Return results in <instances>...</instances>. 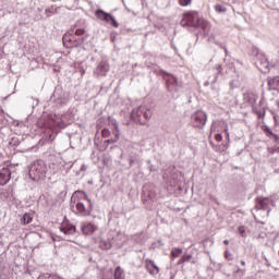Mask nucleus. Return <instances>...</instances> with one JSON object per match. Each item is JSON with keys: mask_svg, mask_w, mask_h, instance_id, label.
<instances>
[{"mask_svg": "<svg viewBox=\"0 0 279 279\" xmlns=\"http://www.w3.org/2000/svg\"><path fill=\"white\" fill-rule=\"evenodd\" d=\"M240 263H241L242 267H245V260H241Z\"/></svg>", "mask_w": 279, "mask_h": 279, "instance_id": "50", "label": "nucleus"}, {"mask_svg": "<svg viewBox=\"0 0 279 279\" xmlns=\"http://www.w3.org/2000/svg\"><path fill=\"white\" fill-rule=\"evenodd\" d=\"M95 16L98 17L99 21H104V23H108L109 25H112V27H119V22H117L113 15L110 13H107L101 9L96 10Z\"/></svg>", "mask_w": 279, "mask_h": 279, "instance_id": "9", "label": "nucleus"}, {"mask_svg": "<svg viewBox=\"0 0 279 279\" xmlns=\"http://www.w3.org/2000/svg\"><path fill=\"white\" fill-rule=\"evenodd\" d=\"M206 121H208V116L202 110H198L191 116V123L193 128H198V130L206 126Z\"/></svg>", "mask_w": 279, "mask_h": 279, "instance_id": "7", "label": "nucleus"}, {"mask_svg": "<svg viewBox=\"0 0 279 279\" xmlns=\"http://www.w3.org/2000/svg\"><path fill=\"white\" fill-rule=\"evenodd\" d=\"M0 279H5V278L1 277V275H0Z\"/></svg>", "mask_w": 279, "mask_h": 279, "instance_id": "53", "label": "nucleus"}, {"mask_svg": "<svg viewBox=\"0 0 279 279\" xmlns=\"http://www.w3.org/2000/svg\"><path fill=\"white\" fill-rule=\"evenodd\" d=\"M223 243H225V245H230V241H228V240H225Z\"/></svg>", "mask_w": 279, "mask_h": 279, "instance_id": "48", "label": "nucleus"}, {"mask_svg": "<svg viewBox=\"0 0 279 279\" xmlns=\"http://www.w3.org/2000/svg\"><path fill=\"white\" fill-rule=\"evenodd\" d=\"M238 232L241 236L245 238V227H238Z\"/></svg>", "mask_w": 279, "mask_h": 279, "instance_id": "38", "label": "nucleus"}, {"mask_svg": "<svg viewBox=\"0 0 279 279\" xmlns=\"http://www.w3.org/2000/svg\"><path fill=\"white\" fill-rule=\"evenodd\" d=\"M182 263H185L184 260H182V257L179 259V265H182Z\"/></svg>", "mask_w": 279, "mask_h": 279, "instance_id": "49", "label": "nucleus"}, {"mask_svg": "<svg viewBox=\"0 0 279 279\" xmlns=\"http://www.w3.org/2000/svg\"><path fill=\"white\" fill-rule=\"evenodd\" d=\"M191 3H193V0H179V4L182 8H186V7L191 5Z\"/></svg>", "mask_w": 279, "mask_h": 279, "instance_id": "32", "label": "nucleus"}, {"mask_svg": "<svg viewBox=\"0 0 279 279\" xmlns=\"http://www.w3.org/2000/svg\"><path fill=\"white\" fill-rule=\"evenodd\" d=\"M0 125H8V118L5 113L0 109Z\"/></svg>", "mask_w": 279, "mask_h": 279, "instance_id": "29", "label": "nucleus"}, {"mask_svg": "<svg viewBox=\"0 0 279 279\" xmlns=\"http://www.w3.org/2000/svg\"><path fill=\"white\" fill-rule=\"evenodd\" d=\"M221 73H223V68H221V64H216L214 68H211L208 71V78L205 82V86L217 84V80L219 78Z\"/></svg>", "mask_w": 279, "mask_h": 279, "instance_id": "8", "label": "nucleus"}, {"mask_svg": "<svg viewBox=\"0 0 279 279\" xmlns=\"http://www.w3.org/2000/svg\"><path fill=\"white\" fill-rule=\"evenodd\" d=\"M256 114L258 119H263V117H265V111H257Z\"/></svg>", "mask_w": 279, "mask_h": 279, "instance_id": "41", "label": "nucleus"}, {"mask_svg": "<svg viewBox=\"0 0 279 279\" xmlns=\"http://www.w3.org/2000/svg\"><path fill=\"white\" fill-rule=\"evenodd\" d=\"M262 130L268 138L276 141V143H278L279 136L276 133H274V131L268 125L262 126Z\"/></svg>", "mask_w": 279, "mask_h": 279, "instance_id": "19", "label": "nucleus"}, {"mask_svg": "<svg viewBox=\"0 0 279 279\" xmlns=\"http://www.w3.org/2000/svg\"><path fill=\"white\" fill-rule=\"evenodd\" d=\"M208 40H209V43H215V45H218V47H219L220 49H223L225 53H228V48H226V46H223V44L217 41V40L215 39V35H210L209 38H208Z\"/></svg>", "mask_w": 279, "mask_h": 279, "instance_id": "25", "label": "nucleus"}, {"mask_svg": "<svg viewBox=\"0 0 279 279\" xmlns=\"http://www.w3.org/2000/svg\"><path fill=\"white\" fill-rule=\"evenodd\" d=\"M236 272L242 274V276H243V274H245V269L238 268Z\"/></svg>", "mask_w": 279, "mask_h": 279, "instance_id": "46", "label": "nucleus"}, {"mask_svg": "<svg viewBox=\"0 0 279 279\" xmlns=\"http://www.w3.org/2000/svg\"><path fill=\"white\" fill-rule=\"evenodd\" d=\"M80 195H83L84 199L87 197V195L82 192H74L70 199V210L78 217H88L90 216V213H93V202L87 198L89 207L86 208V205L84 204V201L80 198Z\"/></svg>", "mask_w": 279, "mask_h": 279, "instance_id": "2", "label": "nucleus"}, {"mask_svg": "<svg viewBox=\"0 0 279 279\" xmlns=\"http://www.w3.org/2000/svg\"><path fill=\"white\" fill-rule=\"evenodd\" d=\"M191 258H193V254H184L182 256V260H184V263H189V260H191Z\"/></svg>", "mask_w": 279, "mask_h": 279, "instance_id": "36", "label": "nucleus"}, {"mask_svg": "<svg viewBox=\"0 0 279 279\" xmlns=\"http://www.w3.org/2000/svg\"><path fill=\"white\" fill-rule=\"evenodd\" d=\"M171 279H173V276L171 277Z\"/></svg>", "mask_w": 279, "mask_h": 279, "instance_id": "55", "label": "nucleus"}, {"mask_svg": "<svg viewBox=\"0 0 279 279\" xmlns=\"http://www.w3.org/2000/svg\"><path fill=\"white\" fill-rule=\"evenodd\" d=\"M102 162L104 165H106V167H110V165L112 163V159L108 156L102 158Z\"/></svg>", "mask_w": 279, "mask_h": 279, "instance_id": "35", "label": "nucleus"}, {"mask_svg": "<svg viewBox=\"0 0 279 279\" xmlns=\"http://www.w3.org/2000/svg\"><path fill=\"white\" fill-rule=\"evenodd\" d=\"M71 167L72 166H69V163H66V161L61 159V161L59 163V173H61V175H66V173H69V171H71Z\"/></svg>", "mask_w": 279, "mask_h": 279, "instance_id": "21", "label": "nucleus"}, {"mask_svg": "<svg viewBox=\"0 0 279 279\" xmlns=\"http://www.w3.org/2000/svg\"><path fill=\"white\" fill-rule=\"evenodd\" d=\"M244 101L248 102L250 106H254V104L258 101V95L254 93H246L244 94Z\"/></svg>", "mask_w": 279, "mask_h": 279, "instance_id": "20", "label": "nucleus"}, {"mask_svg": "<svg viewBox=\"0 0 279 279\" xmlns=\"http://www.w3.org/2000/svg\"><path fill=\"white\" fill-rule=\"evenodd\" d=\"M12 178V171L9 168H2L0 170V186H5Z\"/></svg>", "mask_w": 279, "mask_h": 279, "instance_id": "15", "label": "nucleus"}, {"mask_svg": "<svg viewBox=\"0 0 279 279\" xmlns=\"http://www.w3.org/2000/svg\"><path fill=\"white\" fill-rule=\"evenodd\" d=\"M259 64L264 68V69H269V61H267V58H263L262 61H259Z\"/></svg>", "mask_w": 279, "mask_h": 279, "instance_id": "34", "label": "nucleus"}, {"mask_svg": "<svg viewBox=\"0 0 279 279\" xmlns=\"http://www.w3.org/2000/svg\"><path fill=\"white\" fill-rule=\"evenodd\" d=\"M215 10L219 14H223V13L228 12V9L223 4H216Z\"/></svg>", "mask_w": 279, "mask_h": 279, "instance_id": "28", "label": "nucleus"}, {"mask_svg": "<svg viewBox=\"0 0 279 279\" xmlns=\"http://www.w3.org/2000/svg\"><path fill=\"white\" fill-rule=\"evenodd\" d=\"M34 221V216L32 214H24L23 217L21 218V223L23 226H27L28 223H32Z\"/></svg>", "mask_w": 279, "mask_h": 279, "instance_id": "23", "label": "nucleus"}, {"mask_svg": "<svg viewBox=\"0 0 279 279\" xmlns=\"http://www.w3.org/2000/svg\"><path fill=\"white\" fill-rule=\"evenodd\" d=\"M49 171L52 173V175H56V173H60V162H62L61 157H57L56 155L49 156Z\"/></svg>", "mask_w": 279, "mask_h": 279, "instance_id": "12", "label": "nucleus"}, {"mask_svg": "<svg viewBox=\"0 0 279 279\" xmlns=\"http://www.w3.org/2000/svg\"><path fill=\"white\" fill-rule=\"evenodd\" d=\"M211 132H217V122H213Z\"/></svg>", "mask_w": 279, "mask_h": 279, "instance_id": "43", "label": "nucleus"}, {"mask_svg": "<svg viewBox=\"0 0 279 279\" xmlns=\"http://www.w3.org/2000/svg\"><path fill=\"white\" fill-rule=\"evenodd\" d=\"M51 99H53L57 102V108H62V106H64V104H66V98H62L60 96H58V92H54Z\"/></svg>", "mask_w": 279, "mask_h": 279, "instance_id": "22", "label": "nucleus"}, {"mask_svg": "<svg viewBox=\"0 0 279 279\" xmlns=\"http://www.w3.org/2000/svg\"><path fill=\"white\" fill-rule=\"evenodd\" d=\"M269 86H279V76H275L268 81Z\"/></svg>", "mask_w": 279, "mask_h": 279, "instance_id": "31", "label": "nucleus"}, {"mask_svg": "<svg viewBox=\"0 0 279 279\" xmlns=\"http://www.w3.org/2000/svg\"><path fill=\"white\" fill-rule=\"evenodd\" d=\"M101 134H102V137H104V138H108V137L110 136V130L104 129V130L101 131Z\"/></svg>", "mask_w": 279, "mask_h": 279, "instance_id": "37", "label": "nucleus"}, {"mask_svg": "<svg viewBox=\"0 0 279 279\" xmlns=\"http://www.w3.org/2000/svg\"><path fill=\"white\" fill-rule=\"evenodd\" d=\"M46 16H51V14H53V12L51 11V9H46L45 10Z\"/></svg>", "mask_w": 279, "mask_h": 279, "instance_id": "42", "label": "nucleus"}, {"mask_svg": "<svg viewBox=\"0 0 279 279\" xmlns=\"http://www.w3.org/2000/svg\"><path fill=\"white\" fill-rule=\"evenodd\" d=\"M145 269L149 272L150 276H158L160 274V268L156 265L154 259H146L145 260Z\"/></svg>", "mask_w": 279, "mask_h": 279, "instance_id": "14", "label": "nucleus"}, {"mask_svg": "<svg viewBox=\"0 0 279 279\" xmlns=\"http://www.w3.org/2000/svg\"><path fill=\"white\" fill-rule=\"evenodd\" d=\"M133 163H134V159H130L131 167H132Z\"/></svg>", "mask_w": 279, "mask_h": 279, "instance_id": "51", "label": "nucleus"}, {"mask_svg": "<svg viewBox=\"0 0 279 279\" xmlns=\"http://www.w3.org/2000/svg\"><path fill=\"white\" fill-rule=\"evenodd\" d=\"M95 230H97V226L90 223V222H83L81 225V231L83 232V234H93V232H95Z\"/></svg>", "mask_w": 279, "mask_h": 279, "instance_id": "18", "label": "nucleus"}, {"mask_svg": "<svg viewBox=\"0 0 279 279\" xmlns=\"http://www.w3.org/2000/svg\"><path fill=\"white\" fill-rule=\"evenodd\" d=\"M225 134L227 136V140L230 141V132L228 131V128L225 129Z\"/></svg>", "mask_w": 279, "mask_h": 279, "instance_id": "44", "label": "nucleus"}, {"mask_svg": "<svg viewBox=\"0 0 279 279\" xmlns=\"http://www.w3.org/2000/svg\"><path fill=\"white\" fill-rule=\"evenodd\" d=\"M167 75L168 78L166 80V84L169 93H178V90H180V86L178 85V78L173 75Z\"/></svg>", "mask_w": 279, "mask_h": 279, "instance_id": "13", "label": "nucleus"}, {"mask_svg": "<svg viewBox=\"0 0 279 279\" xmlns=\"http://www.w3.org/2000/svg\"><path fill=\"white\" fill-rule=\"evenodd\" d=\"M151 109L147 106H140L135 109L132 110L131 112V119H133V121L135 123H140L141 125H144L145 123H143V118L146 121H149V119H151Z\"/></svg>", "mask_w": 279, "mask_h": 279, "instance_id": "5", "label": "nucleus"}, {"mask_svg": "<svg viewBox=\"0 0 279 279\" xmlns=\"http://www.w3.org/2000/svg\"><path fill=\"white\" fill-rule=\"evenodd\" d=\"M109 72L110 63H108V60H101L94 69V75L96 77H106V75H108Z\"/></svg>", "mask_w": 279, "mask_h": 279, "instance_id": "10", "label": "nucleus"}, {"mask_svg": "<svg viewBox=\"0 0 279 279\" xmlns=\"http://www.w3.org/2000/svg\"><path fill=\"white\" fill-rule=\"evenodd\" d=\"M28 175L34 182H40L47 178V163L43 160H35L28 167Z\"/></svg>", "mask_w": 279, "mask_h": 279, "instance_id": "4", "label": "nucleus"}, {"mask_svg": "<svg viewBox=\"0 0 279 279\" xmlns=\"http://www.w3.org/2000/svg\"><path fill=\"white\" fill-rule=\"evenodd\" d=\"M215 140H216L218 143H221V141H223V136L218 133V134L215 135Z\"/></svg>", "mask_w": 279, "mask_h": 279, "instance_id": "40", "label": "nucleus"}, {"mask_svg": "<svg viewBox=\"0 0 279 279\" xmlns=\"http://www.w3.org/2000/svg\"><path fill=\"white\" fill-rule=\"evenodd\" d=\"M197 29H201V34H203V36H208V34H210V23L201 19L198 20Z\"/></svg>", "mask_w": 279, "mask_h": 279, "instance_id": "17", "label": "nucleus"}, {"mask_svg": "<svg viewBox=\"0 0 279 279\" xmlns=\"http://www.w3.org/2000/svg\"><path fill=\"white\" fill-rule=\"evenodd\" d=\"M69 114H53L44 123L45 128L48 130L46 134V141L50 143L56 140V135L60 130H64L69 125Z\"/></svg>", "mask_w": 279, "mask_h": 279, "instance_id": "1", "label": "nucleus"}, {"mask_svg": "<svg viewBox=\"0 0 279 279\" xmlns=\"http://www.w3.org/2000/svg\"><path fill=\"white\" fill-rule=\"evenodd\" d=\"M183 250L180 247H174L171 251L172 258H180V255L182 254Z\"/></svg>", "mask_w": 279, "mask_h": 279, "instance_id": "27", "label": "nucleus"}, {"mask_svg": "<svg viewBox=\"0 0 279 279\" xmlns=\"http://www.w3.org/2000/svg\"><path fill=\"white\" fill-rule=\"evenodd\" d=\"M225 258H226L227 260H232V253H230L229 250H227V251L225 252Z\"/></svg>", "mask_w": 279, "mask_h": 279, "instance_id": "39", "label": "nucleus"}, {"mask_svg": "<svg viewBox=\"0 0 279 279\" xmlns=\"http://www.w3.org/2000/svg\"><path fill=\"white\" fill-rule=\"evenodd\" d=\"M99 245L101 250H105V251L112 250V242H110V240H101Z\"/></svg>", "mask_w": 279, "mask_h": 279, "instance_id": "24", "label": "nucleus"}, {"mask_svg": "<svg viewBox=\"0 0 279 279\" xmlns=\"http://www.w3.org/2000/svg\"><path fill=\"white\" fill-rule=\"evenodd\" d=\"M86 169H88V166L87 165H82L81 171H86Z\"/></svg>", "mask_w": 279, "mask_h": 279, "instance_id": "45", "label": "nucleus"}, {"mask_svg": "<svg viewBox=\"0 0 279 279\" xmlns=\"http://www.w3.org/2000/svg\"><path fill=\"white\" fill-rule=\"evenodd\" d=\"M114 279H123V270L121 267H117L114 270Z\"/></svg>", "mask_w": 279, "mask_h": 279, "instance_id": "30", "label": "nucleus"}, {"mask_svg": "<svg viewBox=\"0 0 279 279\" xmlns=\"http://www.w3.org/2000/svg\"><path fill=\"white\" fill-rule=\"evenodd\" d=\"M271 204H274V202L269 197H257L256 198L257 210H267V215H269V213H271V208L269 207V206H271Z\"/></svg>", "mask_w": 279, "mask_h": 279, "instance_id": "11", "label": "nucleus"}, {"mask_svg": "<svg viewBox=\"0 0 279 279\" xmlns=\"http://www.w3.org/2000/svg\"><path fill=\"white\" fill-rule=\"evenodd\" d=\"M199 14L196 11H190L183 14V17L180 22V25L182 27H187V29H197V26L199 25Z\"/></svg>", "mask_w": 279, "mask_h": 279, "instance_id": "6", "label": "nucleus"}, {"mask_svg": "<svg viewBox=\"0 0 279 279\" xmlns=\"http://www.w3.org/2000/svg\"><path fill=\"white\" fill-rule=\"evenodd\" d=\"M268 154L274 155V154H279V146L275 147H268L267 148Z\"/></svg>", "mask_w": 279, "mask_h": 279, "instance_id": "33", "label": "nucleus"}, {"mask_svg": "<svg viewBox=\"0 0 279 279\" xmlns=\"http://www.w3.org/2000/svg\"><path fill=\"white\" fill-rule=\"evenodd\" d=\"M275 123H278V116H274Z\"/></svg>", "mask_w": 279, "mask_h": 279, "instance_id": "47", "label": "nucleus"}, {"mask_svg": "<svg viewBox=\"0 0 279 279\" xmlns=\"http://www.w3.org/2000/svg\"><path fill=\"white\" fill-rule=\"evenodd\" d=\"M86 31L84 28H73L64 34L63 45L66 49H73V47H80L86 43Z\"/></svg>", "mask_w": 279, "mask_h": 279, "instance_id": "3", "label": "nucleus"}, {"mask_svg": "<svg viewBox=\"0 0 279 279\" xmlns=\"http://www.w3.org/2000/svg\"><path fill=\"white\" fill-rule=\"evenodd\" d=\"M110 123L114 128V131H113L114 137L106 140L105 143H107V145H110V143H117V141H119V136L121 134V131L119 130V122H117V120H111Z\"/></svg>", "mask_w": 279, "mask_h": 279, "instance_id": "16", "label": "nucleus"}, {"mask_svg": "<svg viewBox=\"0 0 279 279\" xmlns=\"http://www.w3.org/2000/svg\"><path fill=\"white\" fill-rule=\"evenodd\" d=\"M192 263H193V265H195V260H193Z\"/></svg>", "mask_w": 279, "mask_h": 279, "instance_id": "54", "label": "nucleus"}, {"mask_svg": "<svg viewBox=\"0 0 279 279\" xmlns=\"http://www.w3.org/2000/svg\"><path fill=\"white\" fill-rule=\"evenodd\" d=\"M61 232H64L65 234H75V227L70 226V227H61Z\"/></svg>", "mask_w": 279, "mask_h": 279, "instance_id": "26", "label": "nucleus"}, {"mask_svg": "<svg viewBox=\"0 0 279 279\" xmlns=\"http://www.w3.org/2000/svg\"><path fill=\"white\" fill-rule=\"evenodd\" d=\"M35 106H38V99H35Z\"/></svg>", "mask_w": 279, "mask_h": 279, "instance_id": "52", "label": "nucleus"}]
</instances>
